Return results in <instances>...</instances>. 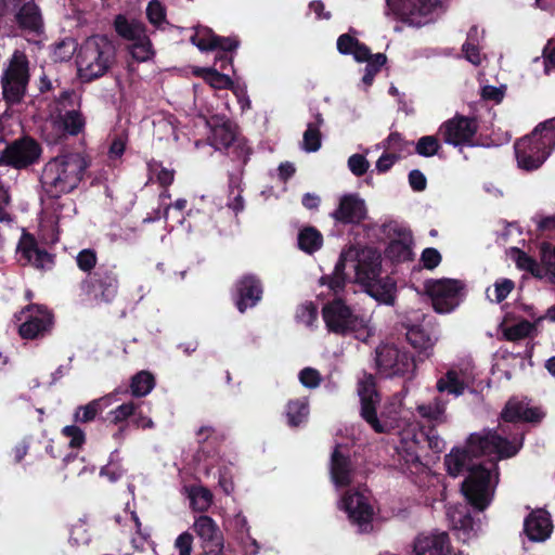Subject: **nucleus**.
I'll return each instance as SVG.
<instances>
[{"label": "nucleus", "instance_id": "37", "mask_svg": "<svg viewBox=\"0 0 555 555\" xmlns=\"http://www.w3.org/2000/svg\"><path fill=\"white\" fill-rule=\"evenodd\" d=\"M208 476L218 477L219 486L224 493L230 494L234 490L231 467L225 465L221 460H214L210 467L206 469Z\"/></svg>", "mask_w": 555, "mask_h": 555}, {"label": "nucleus", "instance_id": "13", "mask_svg": "<svg viewBox=\"0 0 555 555\" xmlns=\"http://www.w3.org/2000/svg\"><path fill=\"white\" fill-rule=\"evenodd\" d=\"M358 393L361 401V415L376 433H386L392 427L388 421L376 416V404L379 402L372 375H365L360 382Z\"/></svg>", "mask_w": 555, "mask_h": 555}, {"label": "nucleus", "instance_id": "46", "mask_svg": "<svg viewBox=\"0 0 555 555\" xmlns=\"http://www.w3.org/2000/svg\"><path fill=\"white\" fill-rule=\"evenodd\" d=\"M406 339L415 348L427 351L434 346L433 338L421 326H412L406 332Z\"/></svg>", "mask_w": 555, "mask_h": 555}, {"label": "nucleus", "instance_id": "51", "mask_svg": "<svg viewBox=\"0 0 555 555\" xmlns=\"http://www.w3.org/2000/svg\"><path fill=\"white\" fill-rule=\"evenodd\" d=\"M296 321L306 327H312L318 321V309L312 302L300 305L296 310Z\"/></svg>", "mask_w": 555, "mask_h": 555}, {"label": "nucleus", "instance_id": "50", "mask_svg": "<svg viewBox=\"0 0 555 555\" xmlns=\"http://www.w3.org/2000/svg\"><path fill=\"white\" fill-rule=\"evenodd\" d=\"M534 330V325L528 321H520L515 324L503 327L504 337L508 340H519L529 336Z\"/></svg>", "mask_w": 555, "mask_h": 555}, {"label": "nucleus", "instance_id": "52", "mask_svg": "<svg viewBox=\"0 0 555 555\" xmlns=\"http://www.w3.org/2000/svg\"><path fill=\"white\" fill-rule=\"evenodd\" d=\"M365 62H367V65L365 67V74L362 78V81L365 86H370L376 73L386 63V55L383 53L372 55L370 53V57Z\"/></svg>", "mask_w": 555, "mask_h": 555}, {"label": "nucleus", "instance_id": "10", "mask_svg": "<svg viewBox=\"0 0 555 555\" xmlns=\"http://www.w3.org/2000/svg\"><path fill=\"white\" fill-rule=\"evenodd\" d=\"M425 287L433 307L438 313L451 312L462 300L463 284L457 280L428 281Z\"/></svg>", "mask_w": 555, "mask_h": 555}, {"label": "nucleus", "instance_id": "23", "mask_svg": "<svg viewBox=\"0 0 555 555\" xmlns=\"http://www.w3.org/2000/svg\"><path fill=\"white\" fill-rule=\"evenodd\" d=\"M447 517L459 539L465 542L475 537L477 528L467 506L462 504L450 505L447 508Z\"/></svg>", "mask_w": 555, "mask_h": 555}, {"label": "nucleus", "instance_id": "15", "mask_svg": "<svg viewBox=\"0 0 555 555\" xmlns=\"http://www.w3.org/2000/svg\"><path fill=\"white\" fill-rule=\"evenodd\" d=\"M20 334L23 338L33 339L46 333L51 324V314L39 306H29L18 317Z\"/></svg>", "mask_w": 555, "mask_h": 555}, {"label": "nucleus", "instance_id": "53", "mask_svg": "<svg viewBox=\"0 0 555 555\" xmlns=\"http://www.w3.org/2000/svg\"><path fill=\"white\" fill-rule=\"evenodd\" d=\"M146 16L151 24L162 27L166 23V12L164 5L158 0H152L146 8Z\"/></svg>", "mask_w": 555, "mask_h": 555}, {"label": "nucleus", "instance_id": "41", "mask_svg": "<svg viewBox=\"0 0 555 555\" xmlns=\"http://www.w3.org/2000/svg\"><path fill=\"white\" fill-rule=\"evenodd\" d=\"M191 506L195 511H207L212 503L211 492L202 486H191L185 488Z\"/></svg>", "mask_w": 555, "mask_h": 555}, {"label": "nucleus", "instance_id": "58", "mask_svg": "<svg viewBox=\"0 0 555 555\" xmlns=\"http://www.w3.org/2000/svg\"><path fill=\"white\" fill-rule=\"evenodd\" d=\"M370 167L364 155L353 154L348 158V168L357 177L363 176Z\"/></svg>", "mask_w": 555, "mask_h": 555}, {"label": "nucleus", "instance_id": "12", "mask_svg": "<svg viewBox=\"0 0 555 555\" xmlns=\"http://www.w3.org/2000/svg\"><path fill=\"white\" fill-rule=\"evenodd\" d=\"M376 364L387 376L410 374L415 369L414 360L392 344H384L377 348Z\"/></svg>", "mask_w": 555, "mask_h": 555}, {"label": "nucleus", "instance_id": "31", "mask_svg": "<svg viewBox=\"0 0 555 555\" xmlns=\"http://www.w3.org/2000/svg\"><path fill=\"white\" fill-rule=\"evenodd\" d=\"M15 18L21 28L38 33L42 28V17L33 0L25 2L16 12Z\"/></svg>", "mask_w": 555, "mask_h": 555}, {"label": "nucleus", "instance_id": "34", "mask_svg": "<svg viewBox=\"0 0 555 555\" xmlns=\"http://www.w3.org/2000/svg\"><path fill=\"white\" fill-rule=\"evenodd\" d=\"M195 76L202 77L211 88L217 90L230 89L235 86L233 80L212 67H196L193 70Z\"/></svg>", "mask_w": 555, "mask_h": 555}, {"label": "nucleus", "instance_id": "1", "mask_svg": "<svg viewBox=\"0 0 555 555\" xmlns=\"http://www.w3.org/2000/svg\"><path fill=\"white\" fill-rule=\"evenodd\" d=\"M521 444L522 438L507 441L493 431L473 434L465 448H455L446 456L444 465L453 477L468 472L462 492L475 508L483 511L491 503L498 483L496 461L515 455Z\"/></svg>", "mask_w": 555, "mask_h": 555}, {"label": "nucleus", "instance_id": "19", "mask_svg": "<svg viewBox=\"0 0 555 555\" xmlns=\"http://www.w3.org/2000/svg\"><path fill=\"white\" fill-rule=\"evenodd\" d=\"M17 259L22 264H29L37 269H46L52 264L51 256L37 246L35 238L23 234L17 246Z\"/></svg>", "mask_w": 555, "mask_h": 555}, {"label": "nucleus", "instance_id": "57", "mask_svg": "<svg viewBox=\"0 0 555 555\" xmlns=\"http://www.w3.org/2000/svg\"><path fill=\"white\" fill-rule=\"evenodd\" d=\"M90 533L85 522L79 521L73 526L70 531V541L76 545H85L90 541Z\"/></svg>", "mask_w": 555, "mask_h": 555}, {"label": "nucleus", "instance_id": "45", "mask_svg": "<svg viewBox=\"0 0 555 555\" xmlns=\"http://www.w3.org/2000/svg\"><path fill=\"white\" fill-rule=\"evenodd\" d=\"M155 382L151 373L141 371L131 380V392L135 397H144L154 388Z\"/></svg>", "mask_w": 555, "mask_h": 555}, {"label": "nucleus", "instance_id": "44", "mask_svg": "<svg viewBox=\"0 0 555 555\" xmlns=\"http://www.w3.org/2000/svg\"><path fill=\"white\" fill-rule=\"evenodd\" d=\"M191 41L201 51H208L216 49L218 46L217 36H215L211 29L207 27H196L194 34L191 36Z\"/></svg>", "mask_w": 555, "mask_h": 555}, {"label": "nucleus", "instance_id": "38", "mask_svg": "<svg viewBox=\"0 0 555 555\" xmlns=\"http://www.w3.org/2000/svg\"><path fill=\"white\" fill-rule=\"evenodd\" d=\"M482 37L483 31L479 30L477 26H473L468 31L466 42L463 44L465 59L474 65H479L482 61V55L478 49V43Z\"/></svg>", "mask_w": 555, "mask_h": 555}, {"label": "nucleus", "instance_id": "55", "mask_svg": "<svg viewBox=\"0 0 555 555\" xmlns=\"http://www.w3.org/2000/svg\"><path fill=\"white\" fill-rule=\"evenodd\" d=\"M438 149H439V142L433 135L422 137L415 146L416 152L420 155L425 156V157L435 155L437 153Z\"/></svg>", "mask_w": 555, "mask_h": 555}, {"label": "nucleus", "instance_id": "63", "mask_svg": "<svg viewBox=\"0 0 555 555\" xmlns=\"http://www.w3.org/2000/svg\"><path fill=\"white\" fill-rule=\"evenodd\" d=\"M505 87L485 86L481 90V96L486 100L501 102L504 98Z\"/></svg>", "mask_w": 555, "mask_h": 555}, {"label": "nucleus", "instance_id": "4", "mask_svg": "<svg viewBox=\"0 0 555 555\" xmlns=\"http://www.w3.org/2000/svg\"><path fill=\"white\" fill-rule=\"evenodd\" d=\"M115 57V48L104 36H93L87 39L77 55L79 77L91 81L103 76L111 67Z\"/></svg>", "mask_w": 555, "mask_h": 555}, {"label": "nucleus", "instance_id": "9", "mask_svg": "<svg viewBox=\"0 0 555 555\" xmlns=\"http://www.w3.org/2000/svg\"><path fill=\"white\" fill-rule=\"evenodd\" d=\"M438 5V0H386L385 15L420 27L433 21Z\"/></svg>", "mask_w": 555, "mask_h": 555}, {"label": "nucleus", "instance_id": "29", "mask_svg": "<svg viewBox=\"0 0 555 555\" xmlns=\"http://www.w3.org/2000/svg\"><path fill=\"white\" fill-rule=\"evenodd\" d=\"M415 410L417 415L430 425H441L448 421L447 401L440 397L417 403Z\"/></svg>", "mask_w": 555, "mask_h": 555}, {"label": "nucleus", "instance_id": "61", "mask_svg": "<svg viewBox=\"0 0 555 555\" xmlns=\"http://www.w3.org/2000/svg\"><path fill=\"white\" fill-rule=\"evenodd\" d=\"M421 261L426 269H435L441 261L440 253L435 248H426L422 253Z\"/></svg>", "mask_w": 555, "mask_h": 555}, {"label": "nucleus", "instance_id": "42", "mask_svg": "<svg viewBox=\"0 0 555 555\" xmlns=\"http://www.w3.org/2000/svg\"><path fill=\"white\" fill-rule=\"evenodd\" d=\"M323 243L321 233L314 228H306L298 234V246L307 254L318 250Z\"/></svg>", "mask_w": 555, "mask_h": 555}, {"label": "nucleus", "instance_id": "39", "mask_svg": "<svg viewBox=\"0 0 555 555\" xmlns=\"http://www.w3.org/2000/svg\"><path fill=\"white\" fill-rule=\"evenodd\" d=\"M115 29L119 36L131 42L145 35V27L143 24L135 21H128L122 15H118L116 17Z\"/></svg>", "mask_w": 555, "mask_h": 555}, {"label": "nucleus", "instance_id": "20", "mask_svg": "<svg viewBox=\"0 0 555 555\" xmlns=\"http://www.w3.org/2000/svg\"><path fill=\"white\" fill-rule=\"evenodd\" d=\"M413 551L415 555H450L451 544L446 532H426L415 539Z\"/></svg>", "mask_w": 555, "mask_h": 555}, {"label": "nucleus", "instance_id": "48", "mask_svg": "<svg viewBox=\"0 0 555 555\" xmlns=\"http://www.w3.org/2000/svg\"><path fill=\"white\" fill-rule=\"evenodd\" d=\"M322 124V119L318 116L315 124H309L307 130L304 133L302 149L306 152H317L321 146V134L319 126Z\"/></svg>", "mask_w": 555, "mask_h": 555}, {"label": "nucleus", "instance_id": "27", "mask_svg": "<svg viewBox=\"0 0 555 555\" xmlns=\"http://www.w3.org/2000/svg\"><path fill=\"white\" fill-rule=\"evenodd\" d=\"M236 291V306L241 312L254 307L260 300L262 294L261 285L254 276L242 279L237 284Z\"/></svg>", "mask_w": 555, "mask_h": 555}, {"label": "nucleus", "instance_id": "14", "mask_svg": "<svg viewBox=\"0 0 555 555\" xmlns=\"http://www.w3.org/2000/svg\"><path fill=\"white\" fill-rule=\"evenodd\" d=\"M475 380L474 370L469 365L452 366L437 379L436 389L440 393L460 397Z\"/></svg>", "mask_w": 555, "mask_h": 555}, {"label": "nucleus", "instance_id": "6", "mask_svg": "<svg viewBox=\"0 0 555 555\" xmlns=\"http://www.w3.org/2000/svg\"><path fill=\"white\" fill-rule=\"evenodd\" d=\"M554 134L539 124L533 131L515 143V155L519 168L538 169L548 157L553 147Z\"/></svg>", "mask_w": 555, "mask_h": 555}, {"label": "nucleus", "instance_id": "59", "mask_svg": "<svg viewBox=\"0 0 555 555\" xmlns=\"http://www.w3.org/2000/svg\"><path fill=\"white\" fill-rule=\"evenodd\" d=\"M542 261L551 273V282L555 283V245L542 244Z\"/></svg>", "mask_w": 555, "mask_h": 555}, {"label": "nucleus", "instance_id": "36", "mask_svg": "<svg viewBox=\"0 0 555 555\" xmlns=\"http://www.w3.org/2000/svg\"><path fill=\"white\" fill-rule=\"evenodd\" d=\"M514 259L519 269L529 271L539 279H547L551 281V273L547 270V266L542 260L541 264H539L530 256L519 249L514 251Z\"/></svg>", "mask_w": 555, "mask_h": 555}, {"label": "nucleus", "instance_id": "18", "mask_svg": "<svg viewBox=\"0 0 555 555\" xmlns=\"http://www.w3.org/2000/svg\"><path fill=\"white\" fill-rule=\"evenodd\" d=\"M194 531L202 540L206 555H218L223 548V538L216 522L208 516H199L193 525Z\"/></svg>", "mask_w": 555, "mask_h": 555}, {"label": "nucleus", "instance_id": "43", "mask_svg": "<svg viewBox=\"0 0 555 555\" xmlns=\"http://www.w3.org/2000/svg\"><path fill=\"white\" fill-rule=\"evenodd\" d=\"M92 287L95 296H98V289H100L102 299L108 301L116 294L117 279L112 272H105L94 280Z\"/></svg>", "mask_w": 555, "mask_h": 555}, {"label": "nucleus", "instance_id": "11", "mask_svg": "<svg viewBox=\"0 0 555 555\" xmlns=\"http://www.w3.org/2000/svg\"><path fill=\"white\" fill-rule=\"evenodd\" d=\"M28 82V62L24 53L16 51L2 78L4 96L11 102H17L24 94Z\"/></svg>", "mask_w": 555, "mask_h": 555}, {"label": "nucleus", "instance_id": "40", "mask_svg": "<svg viewBox=\"0 0 555 555\" xmlns=\"http://www.w3.org/2000/svg\"><path fill=\"white\" fill-rule=\"evenodd\" d=\"M108 404H111V397L93 400L86 405L77 408L74 413V420L78 423L91 422Z\"/></svg>", "mask_w": 555, "mask_h": 555}, {"label": "nucleus", "instance_id": "16", "mask_svg": "<svg viewBox=\"0 0 555 555\" xmlns=\"http://www.w3.org/2000/svg\"><path fill=\"white\" fill-rule=\"evenodd\" d=\"M40 155L38 144L30 139H24L8 146L0 153V165H11L16 168L28 166Z\"/></svg>", "mask_w": 555, "mask_h": 555}, {"label": "nucleus", "instance_id": "7", "mask_svg": "<svg viewBox=\"0 0 555 555\" xmlns=\"http://www.w3.org/2000/svg\"><path fill=\"white\" fill-rule=\"evenodd\" d=\"M338 508L347 515V519L358 532L370 533L373 531L376 513L366 490L346 491L338 501Z\"/></svg>", "mask_w": 555, "mask_h": 555}, {"label": "nucleus", "instance_id": "2", "mask_svg": "<svg viewBox=\"0 0 555 555\" xmlns=\"http://www.w3.org/2000/svg\"><path fill=\"white\" fill-rule=\"evenodd\" d=\"M380 263V255L376 250L349 246L341 251L333 274L323 278L322 283H327L328 287L337 294L345 287L346 282L363 285L379 276Z\"/></svg>", "mask_w": 555, "mask_h": 555}, {"label": "nucleus", "instance_id": "25", "mask_svg": "<svg viewBox=\"0 0 555 555\" xmlns=\"http://www.w3.org/2000/svg\"><path fill=\"white\" fill-rule=\"evenodd\" d=\"M544 413L537 406H531L526 399H511L502 411V418L506 422H538Z\"/></svg>", "mask_w": 555, "mask_h": 555}, {"label": "nucleus", "instance_id": "64", "mask_svg": "<svg viewBox=\"0 0 555 555\" xmlns=\"http://www.w3.org/2000/svg\"><path fill=\"white\" fill-rule=\"evenodd\" d=\"M193 537L189 532L181 533L176 540V547L180 555H191Z\"/></svg>", "mask_w": 555, "mask_h": 555}, {"label": "nucleus", "instance_id": "33", "mask_svg": "<svg viewBox=\"0 0 555 555\" xmlns=\"http://www.w3.org/2000/svg\"><path fill=\"white\" fill-rule=\"evenodd\" d=\"M337 49L341 54H351L357 62L369 60L371 53L367 47L349 34L338 37Z\"/></svg>", "mask_w": 555, "mask_h": 555}, {"label": "nucleus", "instance_id": "28", "mask_svg": "<svg viewBox=\"0 0 555 555\" xmlns=\"http://www.w3.org/2000/svg\"><path fill=\"white\" fill-rule=\"evenodd\" d=\"M361 286L367 295L379 304L389 306L393 305L396 298V284L390 278H380L379 275Z\"/></svg>", "mask_w": 555, "mask_h": 555}, {"label": "nucleus", "instance_id": "3", "mask_svg": "<svg viewBox=\"0 0 555 555\" xmlns=\"http://www.w3.org/2000/svg\"><path fill=\"white\" fill-rule=\"evenodd\" d=\"M89 166V158L81 153L57 155L46 165L42 183L52 196L69 193L79 185Z\"/></svg>", "mask_w": 555, "mask_h": 555}, {"label": "nucleus", "instance_id": "8", "mask_svg": "<svg viewBox=\"0 0 555 555\" xmlns=\"http://www.w3.org/2000/svg\"><path fill=\"white\" fill-rule=\"evenodd\" d=\"M397 435L396 453L399 469L403 473H418L422 469L418 449L423 437L418 424L402 420L397 425Z\"/></svg>", "mask_w": 555, "mask_h": 555}, {"label": "nucleus", "instance_id": "56", "mask_svg": "<svg viewBox=\"0 0 555 555\" xmlns=\"http://www.w3.org/2000/svg\"><path fill=\"white\" fill-rule=\"evenodd\" d=\"M299 382L306 388H317L322 380L321 374L313 367H305L298 374Z\"/></svg>", "mask_w": 555, "mask_h": 555}, {"label": "nucleus", "instance_id": "49", "mask_svg": "<svg viewBox=\"0 0 555 555\" xmlns=\"http://www.w3.org/2000/svg\"><path fill=\"white\" fill-rule=\"evenodd\" d=\"M514 288V282L508 279L498 280L493 287H489L486 291L487 298L490 301L501 302L503 301Z\"/></svg>", "mask_w": 555, "mask_h": 555}, {"label": "nucleus", "instance_id": "35", "mask_svg": "<svg viewBox=\"0 0 555 555\" xmlns=\"http://www.w3.org/2000/svg\"><path fill=\"white\" fill-rule=\"evenodd\" d=\"M287 424L297 427L304 424L309 415V402L307 398L289 400L285 408Z\"/></svg>", "mask_w": 555, "mask_h": 555}, {"label": "nucleus", "instance_id": "5", "mask_svg": "<svg viewBox=\"0 0 555 555\" xmlns=\"http://www.w3.org/2000/svg\"><path fill=\"white\" fill-rule=\"evenodd\" d=\"M324 323L330 332L353 334L359 340L366 341L373 334L370 319L358 315L341 299L326 304L322 309Z\"/></svg>", "mask_w": 555, "mask_h": 555}, {"label": "nucleus", "instance_id": "24", "mask_svg": "<svg viewBox=\"0 0 555 555\" xmlns=\"http://www.w3.org/2000/svg\"><path fill=\"white\" fill-rule=\"evenodd\" d=\"M207 126L210 128L209 141L215 149L229 147L236 138L235 127L224 117L212 116L206 120Z\"/></svg>", "mask_w": 555, "mask_h": 555}, {"label": "nucleus", "instance_id": "30", "mask_svg": "<svg viewBox=\"0 0 555 555\" xmlns=\"http://www.w3.org/2000/svg\"><path fill=\"white\" fill-rule=\"evenodd\" d=\"M412 235L408 230H400L398 237L392 238L386 249V256L393 261H406L412 256Z\"/></svg>", "mask_w": 555, "mask_h": 555}, {"label": "nucleus", "instance_id": "17", "mask_svg": "<svg viewBox=\"0 0 555 555\" xmlns=\"http://www.w3.org/2000/svg\"><path fill=\"white\" fill-rule=\"evenodd\" d=\"M476 130L475 120L455 116L441 125L439 133L446 143L457 146L468 143Z\"/></svg>", "mask_w": 555, "mask_h": 555}, {"label": "nucleus", "instance_id": "62", "mask_svg": "<svg viewBox=\"0 0 555 555\" xmlns=\"http://www.w3.org/2000/svg\"><path fill=\"white\" fill-rule=\"evenodd\" d=\"M135 406L133 403H125L117 406L111 412L114 423H119L128 418L134 413Z\"/></svg>", "mask_w": 555, "mask_h": 555}, {"label": "nucleus", "instance_id": "21", "mask_svg": "<svg viewBox=\"0 0 555 555\" xmlns=\"http://www.w3.org/2000/svg\"><path fill=\"white\" fill-rule=\"evenodd\" d=\"M365 201L358 194H346L340 197L338 208L332 217L344 223H357L366 217Z\"/></svg>", "mask_w": 555, "mask_h": 555}, {"label": "nucleus", "instance_id": "22", "mask_svg": "<svg viewBox=\"0 0 555 555\" xmlns=\"http://www.w3.org/2000/svg\"><path fill=\"white\" fill-rule=\"evenodd\" d=\"M330 473L332 481L337 488L347 487L353 481L354 470L345 448L338 446L334 449Z\"/></svg>", "mask_w": 555, "mask_h": 555}, {"label": "nucleus", "instance_id": "47", "mask_svg": "<svg viewBox=\"0 0 555 555\" xmlns=\"http://www.w3.org/2000/svg\"><path fill=\"white\" fill-rule=\"evenodd\" d=\"M129 50L132 57L138 62H146L154 55L151 40L146 34L143 35L142 38L132 41V43L129 46Z\"/></svg>", "mask_w": 555, "mask_h": 555}, {"label": "nucleus", "instance_id": "60", "mask_svg": "<svg viewBox=\"0 0 555 555\" xmlns=\"http://www.w3.org/2000/svg\"><path fill=\"white\" fill-rule=\"evenodd\" d=\"M96 263L95 253L91 249H83L77 256V264L83 271L91 270Z\"/></svg>", "mask_w": 555, "mask_h": 555}, {"label": "nucleus", "instance_id": "26", "mask_svg": "<svg viewBox=\"0 0 555 555\" xmlns=\"http://www.w3.org/2000/svg\"><path fill=\"white\" fill-rule=\"evenodd\" d=\"M553 525L544 509L533 511L525 520V532L531 541H545L552 533Z\"/></svg>", "mask_w": 555, "mask_h": 555}, {"label": "nucleus", "instance_id": "32", "mask_svg": "<svg viewBox=\"0 0 555 555\" xmlns=\"http://www.w3.org/2000/svg\"><path fill=\"white\" fill-rule=\"evenodd\" d=\"M50 122L62 128L69 134H77L83 128V119L76 111H65L56 108L55 112L50 115Z\"/></svg>", "mask_w": 555, "mask_h": 555}, {"label": "nucleus", "instance_id": "54", "mask_svg": "<svg viewBox=\"0 0 555 555\" xmlns=\"http://www.w3.org/2000/svg\"><path fill=\"white\" fill-rule=\"evenodd\" d=\"M62 435L68 440L72 449H79L86 441L85 431L76 425H68L62 429Z\"/></svg>", "mask_w": 555, "mask_h": 555}]
</instances>
